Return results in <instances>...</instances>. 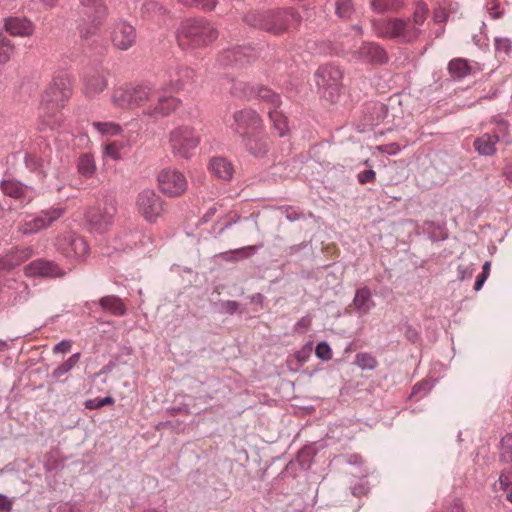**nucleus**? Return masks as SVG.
I'll use <instances>...</instances> for the list:
<instances>
[{
    "mask_svg": "<svg viewBox=\"0 0 512 512\" xmlns=\"http://www.w3.org/2000/svg\"><path fill=\"white\" fill-rule=\"evenodd\" d=\"M429 9L426 3H416L412 19L390 17L373 22L375 33L382 38L396 40L399 43H411L418 39L421 26L428 17Z\"/></svg>",
    "mask_w": 512,
    "mask_h": 512,
    "instance_id": "1",
    "label": "nucleus"
},
{
    "mask_svg": "<svg viewBox=\"0 0 512 512\" xmlns=\"http://www.w3.org/2000/svg\"><path fill=\"white\" fill-rule=\"evenodd\" d=\"M217 36L216 29L208 21L191 19L182 23L177 39L182 49H197L211 44Z\"/></svg>",
    "mask_w": 512,
    "mask_h": 512,
    "instance_id": "2",
    "label": "nucleus"
},
{
    "mask_svg": "<svg viewBox=\"0 0 512 512\" xmlns=\"http://www.w3.org/2000/svg\"><path fill=\"white\" fill-rule=\"evenodd\" d=\"M301 20L300 15L292 9L267 12H250L245 16L247 24L275 34L282 33Z\"/></svg>",
    "mask_w": 512,
    "mask_h": 512,
    "instance_id": "3",
    "label": "nucleus"
},
{
    "mask_svg": "<svg viewBox=\"0 0 512 512\" xmlns=\"http://www.w3.org/2000/svg\"><path fill=\"white\" fill-rule=\"evenodd\" d=\"M342 70L335 65H324L315 73V82L322 98L330 103H335L342 88Z\"/></svg>",
    "mask_w": 512,
    "mask_h": 512,
    "instance_id": "4",
    "label": "nucleus"
},
{
    "mask_svg": "<svg viewBox=\"0 0 512 512\" xmlns=\"http://www.w3.org/2000/svg\"><path fill=\"white\" fill-rule=\"evenodd\" d=\"M201 141L198 132L189 125H181L174 128L168 136V143L175 157L188 159Z\"/></svg>",
    "mask_w": 512,
    "mask_h": 512,
    "instance_id": "5",
    "label": "nucleus"
},
{
    "mask_svg": "<svg viewBox=\"0 0 512 512\" xmlns=\"http://www.w3.org/2000/svg\"><path fill=\"white\" fill-rule=\"evenodd\" d=\"M137 214L148 223H155L166 211V203L153 189H144L135 200Z\"/></svg>",
    "mask_w": 512,
    "mask_h": 512,
    "instance_id": "6",
    "label": "nucleus"
},
{
    "mask_svg": "<svg viewBox=\"0 0 512 512\" xmlns=\"http://www.w3.org/2000/svg\"><path fill=\"white\" fill-rule=\"evenodd\" d=\"M61 206L42 210L38 215H27L18 225V231L23 235H31L50 227L56 220L65 214Z\"/></svg>",
    "mask_w": 512,
    "mask_h": 512,
    "instance_id": "7",
    "label": "nucleus"
},
{
    "mask_svg": "<svg viewBox=\"0 0 512 512\" xmlns=\"http://www.w3.org/2000/svg\"><path fill=\"white\" fill-rule=\"evenodd\" d=\"M57 91L49 84L41 95L39 116L45 127L53 129L61 122L60 111L64 101L56 102Z\"/></svg>",
    "mask_w": 512,
    "mask_h": 512,
    "instance_id": "8",
    "label": "nucleus"
},
{
    "mask_svg": "<svg viewBox=\"0 0 512 512\" xmlns=\"http://www.w3.org/2000/svg\"><path fill=\"white\" fill-rule=\"evenodd\" d=\"M55 245L65 257L74 260L84 259L89 253V247L85 239L72 231L61 233Z\"/></svg>",
    "mask_w": 512,
    "mask_h": 512,
    "instance_id": "9",
    "label": "nucleus"
},
{
    "mask_svg": "<svg viewBox=\"0 0 512 512\" xmlns=\"http://www.w3.org/2000/svg\"><path fill=\"white\" fill-rule=\"evenodd\" d=\"M159 190L168 197L181 196L188 187L185 175L175 168L162 169L157 175Z\"/></svg>",
    "mask_w": 512,
    "mask_h": 512,
    "instance_id": "10",
    "label": "nucleus"
},
{
    "mask_svg": "<svg viewBox=\"0 0 512 512\" xmlns=\"http://www.w3.org/2000/svg\"><path fill=\"white\" fill-rule=\"evenodd\" d=\"M234 122L230 125L233 131L243 140L255 134H260L263 127L261 117L251 109L237 111L233 115Z\"/></svg>",
    "mask_w": 512,
    "mask_h": 512,
    "instance_id": "11",
    "label": "nucleus"
},
{
    "mask_svg": "<svg viewBox=\"0 0 512 512\" xmlns=\"http://www.w3.org/2000/svg\"><path fill=\"white\" fill-rule=\"evenodd\" d=\"M116 207L113 203H99L88 209L86 219L92 230L102 233L113 224Z\"/></svg>",
    "mask_w": 512,
    "mask_h": 512,
    "instance_id": "12",
    "label": "nucleus"
},
{
    "mask_svg": "<svg viewBox=\"0 0 512 512\" xmlns=\"http://www.w3.org/2000/svg\"><path fill=\"white\" fill-rule=\"evenodd\" d=\"M111 38L113 44L117 48L127 50L134 45L136 41V32L132 25L125 21H121L115 24Z\"/></svg>",
    "mask_w": 512,
    "mask_h": 512,
    "instance_id": "13",
    "label": "nucleus"
},
{
    "mask_svg": "<svg viewBox=\"0 0 512 512\" xmlns=\"http://www.w3.org/2000/svg\"><path fill=\"white\" fill-rule=\"evenodd\" d=\"M2 192L22 204H28L34 199L33 189L14 180H4L1 184Z\"/></svg>",
    "mask_w": 512,
    "mask_h": 512,
    "instance_id": "14",
    "label": "nucleus"
},
{
    "mask_svg": "<svg viewBox=\"0 0 512 512\" xmlns=\"http://www.w3.org/2000/svg\"><path fill=\"white\" fill-rule=\"evenodd\" d=\"M179 106V100L171 95L157 94L154 102L149 105L146 113L154 117L169 115Z\"/></svg>",
    "mask_w": 512,
    "mask_h": 512,
    "instance_id": "15",
    "label": "nucleus"
},
{
    "mask_svg": "<svg viewBox=\"0 0 512 512\" xmlns=\"http://www.w3.org/2000/svg\"><path fill=\"white\" fill-rule=\"evenodd\" d=\"M481 70L476 62H469L464 58H454L448 63V72L455 79L473 76Z\"/></svg>",
    "mask_w": 512,
    "mask_h": 512,
    "instance_id": "16",
    "label": "nucleus"
},
{
    "mask_svg": "<svg viewBox=\"0 0 512 512\" xmlns=\"http://www.w3.org/2000/svg\"><path fill=\"white\" fill-rule=\"evenodd\" d=\"M25 274L27 276L57 277L64 275V272L56 264L38 259L25 267Z\"/></svg>",
    "mask_w": 512,
    "mask_h": 512,
    "instance_id": "17",
    "label": "nucleus"
},
{
    "mask_svg": "<svg viewBox=\"0 0 512 512\" xmlns=\"http://www.w3.org/2000/svg\"><path fill=\"white\" fill-rule=\"evenodd\" d=\"M31 247H15L0 259V271L10 270L32 257Z\"/></svg>",
    "mask_w": 512,
    "mask_h": 512,
    "instance_id": "18",
    "label": "nucleus"
},
{
    "mask_svg": "<svg viewBox=\"0 0 512 512\" xmlns=\"http://www.w3.org/2000/svg\"><path fill=\"white\" fill-rule=\"evenodd\" d=\"M4 29L12 36L29 37L34 33L33 23L21 17L6 18Z\"/></svg>",
    "mask_w": 512,
    "mask_h": 512,
    "instance_id": "19",
    "label": "nucleus"
},
{
    "mask_svg": "<svg viewBox=\"0 0 512 512\" xmlns=\"http://www.w3.org/2000/svg\"><path fill=\"white\" fill-rule=\"evenodd\" d=\"M361 60L372 64H383L387 61L386 52L375 43H364L358 50Z\"/></svg>",
    "mask_w": 512,
    "mask_h": 512,
    "instance_id": "20",
    "label": "nucleus"
},
{
    "mask_svg": "<svg viewBox=\"0 0 512 512\" xmlns=\"http://www.w3.org/2000/svg\"><path fill=\"white\" fill-rule=\"evenodd\" d=\"M107 85V76L104 73L95 72L86 78L84 93L89 98L96 97L107 88Z\"/></svg>",
    "mask_w": 512,
    "mask_h": 512,
    "instance_id": "21",
    "label": "nucleus"
},
{
    "mask_svg": "<svg viewBox=\"0 0 512 512\" xmlns=\"http://www.w3.org/2000/svg\"><path fill=\"white\" fill-rule=\"evenodd\" d=\"M131 87H118L112 91L111 104L115 109L125 111L133 109V97Z\"/></svg>",
    "mask_w": 512,
    "mask_h": 512,
    "instance_id": "22",
    "label": "nucleus"
},
{
    "mask_svg": "<svg viewBox=\"0 0 512 512\" xmlns=\"http://www.w3.org/2000/svg\"><path fill=\"white\" fill-rule=\"evenodd\" d=\"M86 8L85 14L92 18L94 28L97 29L106 16V7L103 0H80Z\"/></svg>",
    "mask_w": 512,
    "mask_h": 512,
    "instance_id": "23",
    "label": "nucleus"
},
{
    "mask_svg": "<svg viewBox=\"0 0 512 512\" xmlns=\"http://www.w3.org/2000/svg\"><path fill=\"white\" fill-rule=\"evenodd\" d=\"M498 141V134L485 133L474 140L473 147L480 155L492 156L496 153V143Z\"/></svg>",
    "mask_w": 512,
    "mask_h": 512,
    "instance_id": "24",
    "label": "nucleus"
},
{
    "mask_svg": "<svg viewBox=\"0 0 512 512\" xmlns=\"http://www.w3.org/2000/svg\"><path fill=\"white\" fill-rule=\"evenodd\" d=\"M209 171L222 180H230L234 173V167L226 158L214 157L209 162Z\"/></svg>",
    "mask_w": 512,
    "mask_h": 512,
    "instance_id": "25",
    "label": "nucleus"
},
{
    "mask_svg": "<svg viewBox=\"0 0 512 512\" xmlns=\"http://www.w3.org/2000/svg\"><path fill=\"white\" fill-rule=\"evenodd\" d=\"M99 306L103 311L114 316H123L126 313V305L121 298L115 295H107L99 300Z\"/></svg>",
    "mask_w": 512,
    "mask_h": 512,
    "instance_id": "26",
    "label": "nucleus"
},
{
    "mask_svg": "<svg viewBox=\"0 0 512 512\" xmlns=\"http://www.w3.org/2000/svg\"><path fill=\"white\" fill-rule=\"evenodd\" d=\"M50 85L57 91L55 98L56 102H65L72 94V84L67 76L61 75L55 77Z\"/></svg>",
    "mask_w": 512,
    "mask_h": 512,
    "instance_id": "27",
    "label": "nucleus"
},
{
    "mask_svg": "<svg viewBox=\"0 0 512 512\" xmlns=\"http://www.w3.org/2000/svg\"><path fill=\"white\" fill-rule=\"evenodd\" d=\"M131 89L133 91L132 97H133L134 108L143 106L147 102H150V104H152L157 95L156 93H154L152 91L151 88H149L147 86L139 85V86L131 87Z\"/></svg>",
    "mask_w": 512,
    "mask_h": 512,
    "instance_id": "28",
    "label": "nucleus"
},
{
    "mask_svg": "<svg viewBox=\"0 0 512 512\" xmlns=\"http://www.w3.org/2000/svg\"><path fill=\"white\" fill-rule=\"evenodd\" d=\"M243 142L246 149L254 156H263L268 151L267 139L260 137L259 134L248 137Z\"/></svg>",
    "mask_w": 512,
    "mask_h": 512,
    "instance_id": "29",
    "label": "nucleus"
},
{
    "mask_svg": "<svg viewBox=\"0 0 512 512\" xmlns=\"http://www.w3.org/2000/svg\"><path fill=\"white\" fill-rule=\"evenodd\" d=\"M251 52L252 51L250 49L244 48V47L229 49V50L224 51L220 55L219 60L223 64H226V65H232V64H237V63L241 64V63H243V59L245 57L250 56Z\"/></svg>",
    "mask_w": 512,
    "mask_h": 512,
    "instance_id": "30",
    "label": "nucleus"
},
{
    "mask_svg": "<svg viewBox=\"0 0 512 512\" xmlns=\"http://www.w3.org/2000/svg\"><path fill=\"white\" fill-rule=\"evenodd\" d=\"M353 305L361 314H367L375 305L371 301L370 290L366 287L358 289L353 299Z\"/></svg>",
    "mask_w": 512,
    "mask_h": 512,
    "instance_id": "31",
    "label": "nucleus"
},
{
    "mask_svg": "<svg viewBox=\"0 0 512 512\" xmlns=\"http://www.w3.org/2000/svg\"><path fill=\"white\" fill-rule=\"evenodd\" d=\"M14 52L15 46L12 41L3 33H0V65L8 63Z\"/></svg>",
    "mask_w": 512,
    "mask_h": 512,
    "instance_id": "32",
    "label": "nucleus"
},
{
    "mask_svg": "<svg viewBox=\"0 0 512 512\" xmlns=\"http://www.w3.org/2000/svg\"><path fill=\"white\" fill-rule=\"evenodd\" d=\"M78 171L85 177H91L96 171L95 160L90 154H82L78 160Z\"/></svg>",
    "mask_w": 512,
    "mask_h": 512,
    "instance_id": "33",
    "label": "nucleus"
},
{
    "mask_svg": "<svg viewBox=\"0 0 512 512\" xmlns=\"http://www.w3.org/2000/svg\"><path fill=\"white\" fill-rule=\"evenodd\" d=\"M271 121L273 122L274 129L278 132L280 137L284 136L288 131V124L286 117L277 109H271L268 112Z\"/></svg>",
    "mask_w": 512,
    "mask_h": 512,
    "instance_id": "34",
    "label": "nucleus"
},
{
    "mask_svg": "<svg viewBox=\"0 0 512 512\" xmlns=\"http://www.w3.org/2000/svg\"><path fill=\"white\" fill-rule=\"evenodd\" d=\"M404 5V0H371V7L376 12L398 10Z\"/></svg>",
    "mask_w": 512,
    "mask_h": 512,
    "instance_id": "35",
    "label": "nucleus"
},
{
    "mask_svg": "<svg viewBox=\"0 0 512 512\" xmlns=\"http://www.w3.org/2000/svg\"><path fill=\"white\" fill-rule=\"evenodd\" d=\"M94 129L104 136H116L122 132L120 125L114 122H100L95 121L92 123Z\"/></svg>",
    "mask_w": 512,
    "mask_h": 512,
    "instance_id": "36",
    "label": "nucleus"
},
{
    "mask_svg": "<svg viewBox=\"0 0 512 512\" xmlns=\"http://www.w3.org/2000/svg\"><path fill=\"white\" fill-rule=\"evenodd\" d=\"M256 95L259 100L271 104L274 109L278 108L281 104L280 96L267 87H259Z\"/></svg>",
    "mask_w": 512,
    "mask_h": 512,
    "instance_id": "37",
    "label": "nucleus"
},
{
    "mask_svg": "<svg viewBox=\"0 0 512 512\" xmlns=\"http://www.w3.org/2000/svg\"><path fill=\"white\" fill-rule=\"evenodd\" d=\"M80 360V353H75L70 356L65 362L59 365L52 373L53 377L60 378L62 375L69 372L73 367L77 365Z\"/></svg>",
    "mask_w": 512,
    "mask_h": 512,
    "instance_id": "38",
    "label": "nucleus"
},
{
    "mask_svg": "<svg viewBox=\"0 0 512 512\" xmlns=\"http://www.w3.org/2000/svg\"><path fill=\"white\" fill-rule=\"evenodd\" d=\"M355 364L361 369L373 370L377 367L376 358L368 353H358L355 357Z\"/></svg>",
    "mask_w": 512,
    "mask_h": 512,
    "instance_id": "39",
    "label": "nucleus"
},
{
    "mask_svg": "<svg viewBox=\"0 0 512 512\" xmlns=\"http://www.w3.org/2000/svg\"><path fill=\"white\" fill-rule=\"evenodd\" d=\"M500 457L502 461L512 463V434H507L502 438Z\"/></svg>",
    "mask_w": 512,
    "mask_h": 512,
    "instance_id": "40",
    "label": "nucleus"
},
{
    "mask_svg": "<svg viewBox=\"0 0 512 512\" xmlns=\"http://www.w3.org/2000/svg\"><path fill=\"white\" fill-rule=\"evenodd\" d=\"M142 11L144 14L151 17L162 16L166 13V10L161 5L152 0H149L143 4Z\"/></svg>",
    "mask_w": 512,
    "mask_h": 512,
    "instance_id": "41",
    "label": "nucleus"
},
{
    "mask_svg": "<svg viewBox=\"0 0 512 512\" xmlns=\"http://www.w3.org/2000/svg\"><path fill=\"white\" fill-rule=\"evenodd\" d=\"M336 13L341 18H350L353 13V5L351 0H337Z\"/></svg>",
    "mask_w": 512,
    "mask_h": 512,
    "instance_id": "42",
    "label": "nucleus"
},
{
    "mask_svg": "<svg viewBox=\"0 0 512 512\" xmlns=\"http://www.w3.org/2000/svg\"><path fill=\"white\" fill-rule=\"evenodd\" d=\"M511 41L508 38H496L495 39V50L498 56L508 55L511 50Z\"/></svg>",
    "mask_w": 512,
    "mask_h": 512,
    "instance_id": "43",
    "label": "nucleus"
},
{
    "mask_svg": "<svg viewBox=\"0 0 512 512\" xmlns=\"http://www.w3.org/2000/svg\"><path fill=\"white\" fill-rule=\"evenodd\" d=\"M122 145L118 142H110L104 147V155L110 157L113 160H118L121 158L120 150Z\"/></svg>",
    "mask_w": 512,
    "mask_h": 512,
    "instance_id": "44",
    "label": "nucleus"
},
{
    "mask_svg": "<svg viewBox=\"0 0 512 512\" xmlns=\"http://www.w3.org/2000/svg\"><path fill=\"white\" fill-rule=\"evenodd\" d=\"M114 404V399L110 396H107L102 399H89L85 402V407L90 410L101 408L105 405Z\"/></svg>",
    "mask_w": 512,
    "mask_h": 512,
    "instance_id": "45",
    "label": "nucleus"
},
{
    "mask_svg": "<svg viewBox=\"0 0 512 512\" xmlns=\"http://www.w3.org/2000/svg\"><path fill=\"white\" fill-rule=\"evenodd\" d=\"M490 269L491 263L489 261L485 262L482 268V273L477 276L476 282L474 284V289L476 291H479L483 287L485 281L489 277Z\"/></svg>",
    "mask_w": 512,
    "mask_h": 512,
    "instance_id": "46",
    "label": "nucleus"
},
{
    "mask_svg": "<svg viewBox=\"0 0 512 512\" xmlns=\"http://www.w3.org/2000/svg\"><path fill=\"white\" fill-rule=\"evenodd\" d=\"M315 354L322 360H330L332 358V350L326 342H320L317 344Z\"/></svg>",
    "mask_w": 512,
    "mask_h": 512,
    "instance_id": "47",
    "label": "nucleus"
},
{
    "mask_svg": "<svg viewBox=\"0 0 512 512\" xmlns=\"http://www.w3.org/2000/svg\"><path fill=\"white\" fill-rule=\"evenodd\" d=\"M500 489L509 490L512 488V467L503 471L498 479Z\"/></svg>",
    "mask_w": 512,
    "mask_h": 512,
    "instance_id": "48",
    "label": "nucleus"
},
{
    "mask_svg": "<svg viewBox=\"0 0 512 512\" xmlns=\"http://www.w3.org/2000/svg\"><path fill=\"white\" fill-rule=\"evenodd\" d=\"M357 179H358V182L360 184H366V183H371V182H374L375 179H376V173L374 170L372 169H368V170H365L363 172H360L358 175H357Z\"/></svg>",
    "mask_w": 512,
    "mask_h": 512,
    "instance_id": "49",
    "label": "nucleus"
},
{
    "mask_svg": "<svg viewBox=\"0 0 512 512\" xmlns=\"http://www.w3.org/2000/svg\"><path fill=\"white\" fill-rule=\"evenodd\" d=\"M256 246L254 245H251V246H247V247H242V248H239V249H235L233 251H230V252H227L223 255L224 259L226 260H231L232 258L229 257V254L231 253H236V254H239L240 257L242 258H247L249 256V253L248 251H255L256 250Z\"/></svg>",
    "mask_w": 512,
    "mask_h": 512,
    "instance_id": "50",
    "label": "nucleus"
},
{
    "mask_svg": "<svg viewBox=\"0 0 512 512\" xmlns=\"http://www.w3.org/2000/svg\"><path fill=\"white\" fill-rule=\"evenodd\" d=\"M311 326V318L309 316L302 317L295 325L296 331L305 332Z\"/></svg>",
    "mask_w": 512,
    "mask_h": 512,
    "instance_id": "51",
    "label": "nucleus"
},
{
    "mask_svg": "<svg viewBox=\"0 0 512 512\" xmlns=\"http://www.w3.org/2000/svg\"><path fill=\"white\" fill-rule=\"evenodd\" d=\"M72 347V342L70 340H63L55 345L53 351L55 353H67L70 351Z\"/></svg>",
    "mask_w": 512,
    "mask_h": 512,
    "instance_id": "52",
    "label": "nucleus"
},
{
    "mask_svg": "<svg viewBox=\"0 0 512 512\" xmlns=\"http://www.w3.org/2000/svg\"><path fill=\"white\" fill-rule=\"evenodd\" d=\"M448 13L444 8H438L434 11L433 19L436 23H443L447 20Z\"/></svg>",
    "mask_w": 512,
    "mask_h": 512,
    "instance_id": "53",
    "label": "nucleus"
},
{
    "mask_svg": "<svg viewBox=\"0 0 512 512\" xmlns=\"http://www.w3.org/2000/svg\"><path fill=\"white\" fill-rule=\"evenodd\" d=\"M13 502L5 495L0 494V510L9 512L12 509Z\"/></svg>",
    "mask_w": 512,
    "mask_h": 512,
    "instance_id": "54",
    "label": "nucleus"
},
{
    "mask_svg": "<svg viewBox=\"0 0 512 512\" xmlns=\"http://www.w3.org/2000/svg\"><path fill=\"white\" fill-rule=\"evenodd\" d=\"M25 163L31 170H35L40 166L38 159L34 155H27L25 157Z\"/></svg>",
    "mask_w": 512,
    "mask_h": 512,
    "instance_id": "55",
    "label": "nucleus"
},
{
    "mask_svg": "<svg viewBox=\"0 0 512 512\" xmlns=\"http://www.w3.org/2000/svg\"><path fill=\"white\" fill-rule=\"evenodd\" d=\"M443 512H463V507L460 502L455 501L449 505H447Z\"/></svg>",
    "mask_w": 512,
    "mask_h": 512,
    "instance_id": "56",
    "label": "nucleus"
},
{
    "mask_svg": "<svg viewBox=\"0 0 512 512\" xmlns=\"http://www.w3.org/2000/svg\"><path fill=\"white\" fill-rule=\"evenodd\" d=\"M197 5H201L206 11H211L216 7V0H199Z\"/></svg>",
    "mask_w": 512,
    "mask_h": 512,
    "instance_id": "57",
    "label": "nucleus"
},
{
    "mask_svg": "<svg viewBox=\"0 0 512 512\" xmlns=\"http://www.w3.org/2000/svg\"><path fill=\"white\" fill-rule=\"evenodd\" d=\"M309 351H310V350H307V351H306V350H303V351H299V352H297V353H296V355H295V356H296V358H297V360H298L300 363H304V362H306V360H307V358H308V356H309Z\"/></svg>",
    "mask_w": 512,
    "mask_h": 512,
    "instance_id": "58",
    "label": "nucleus"
},
{
    "mask_svg": "<svg viewBox=\"0 0 512 512\" xmlns=\"http://www.w3.org/2000/svg\"><path fill=\"white\" fill-rule=\"evenodd\" d=\"M497 8H498L497 4L495 2H493L492 6L490 8V10H491L490 14L495 19L500 18L502 16V14H503L501 11H498Z\"/></svg>",
    "mask_w": 512,
    "mask_h": 512,
    "instance_id": "59",
    "label": "nucleus"
},
{
    "mask_svg": "<svg viewBox=\"0 0 512 512\" xmlns=\"http://www.w3.org/2000/svg\"><path fill=\"white\" fill-rule=\"evenodd\" d=\"M503 175L509 181H512V163L507 164L503 169Z\"/></svg>",
    "mask_w": 512,
    "mask_h": 512,
    "instance_id": "60",
    "label": "nucleus"
},
{
    "mask_svg": "<svg viewBox=\"0 0 512 512\" xmlns=\"http://www.w3.org/2000/svg\"><path fill=\"white\" fill-rule=\"evenodd\" d=\"M507 123L505 122H501L499 123V131L502 132V133H506L507 132Z\"/></svg>",
    "mask_w": 512,
    "mask_h": 512,
    "instance_id": "61",
    "label": "nucleus"
},
{
    "mask_svg": "<svg viewBox=\"0 0 512 512\" xmlns=\"http://www.w3.org/2000/svg\"><path fill=\"white\" fill-rule=\"evenodd\" d=\"M199 0H180L181 3L191 6L198 3Z\"/></svg>",
    "mask_w": 512,
    "mask_h": 512,
    "instance_id": "62",
    "label": "nucleus"
},
{
    "mask_svg": "<svg viewBox=\"0 0 512 512\" xmlns=\"http://www.w3.org/2000/svg\"><path fill=\"white\" fill-rule=\"evenodd\" d=\"M183 88V83H180V82H177L173 85V90L174 91H179Z\"/></svg>",
    "mask_w": 512,
    "mask_h": 512,
    "instance_id": "63",
    "label": "nucleus"
},
{
    "mask_svg": "<svg viewBox=\"0 0 512 512\" xmlns=\"http://www.w3.org/2000/svg\"><path fill=\"white\" fill-rule=\"evenodd\" d=\"M507 500L512 503V488L509 489V492L507 493Z\"/></svg>",
    "mask_w": 512,
    "mask_h": 512,
    "instance_id": "64",
    "label": "nucleus"
}]
</instances>
